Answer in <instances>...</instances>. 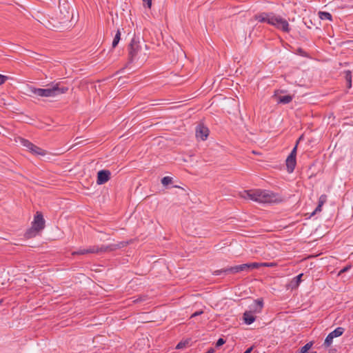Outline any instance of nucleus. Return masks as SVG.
Listing matches in <instances>:
<instances>
[{
	"label": "nucleus",
	"mask_w": 353,
	"mask_h": 353,
	"mask_svg": "<svg viewBox=\"0 0 353 353\" xmlns=\"http://www.w3.org/2000/svg\"><path fill=\"white\" fill-rule=\"evenodd\" d=\"M73 17V13L71 10V6L67 1L59 2V10L50 17V20L44 26L49 28L62 29L72 26L71 20Z\"/></svg>",
	"instance_id": "nucleus-1"
},
{
	"label": "nucleus",
	"mask_w": 353,
	"mask_h": 353,
	"mask_svg": "<svg viewBox=\"0 0 353 353\" xmlns=\"http://www.w3.org/2000/svg\"><path fill=\"white\" fill-rule=\"evenodd\" d=\"M241 196L245 199H250L261 203H275L283 201L278 194L260 189L245 190Z\"/></svg>",
	"instance_id": "nucleus-2"
},
{
	"label": "nucleus",
	"mask_w": 353,
	"mask_h": 353,
	"mask_svg": "<svg viewBox=\"0 0 353 353\" xmlns=\"http://www.w3.org/2000/svg\"><path fill=\"white\" fill-rule=\"evenodd\" d=\"M254 19L261 23H267L284 32L290 31L288 21L280 15L273 12H261L254 16Z\"/></svg>",
	"instance_id": "nucleus-3"
},
{
	"label": "nucleus",
	"mask_w": 353,
	"mask_h": 353,
	"mask_svg": "<svg viewBox=\"0 0 353 353\" xmlns=\"http://www.w3.org/2000/svg\"><path fill=\"white\" fill-rule=\"evenodd\" d=\"M68 90V87H60L59 83H56L52 88H37L33 86L28 85L26 94L30 97H51L65 93Z\"/></svg>",
	"instance_id": "nucleus-4"
},
{
	"label": "nucleus",
	"mask_w": 353,
	"mask_h": 353,
	"mask_svg": "<svg viewBox=\"0 0 353 353\" xmlns=\"http://www.w3.org/2000/svg\"><path fill=\"white\" fill-rule=\"evenodd\" d=\"M128 243V242L121 241L116 244H110L108 245H92L86 248L85 252L88 254H102L105 252H110L123 248L126 246Z\"/></svg>",
	"instance_id": "nucleus-5"
},
{
	"label": "nucleus",
	"mask_w": 353,
	"mask_h": 353,
	"mask_svg": "<svg viewBox=\"0 0 353 353\" xmlns=\"http://www.w3.org/2000/svg\"><path fill=\"white\" fill-rule=\"evenodd\" d=\"M263 306V302L262 299H256L250 306V310L245 311L243 313V320L247 325L252 324L256 319L255 316L253 313L261 312Z\"/></svg>",
	"instance_id": "nucleus-6"
},
{
	"label": "nucleus",
	"mask_w": 353,
	"mask_h": 353,
	"mask_svg": "<svg viewBox=\"0 0 353 353\" xmlns=\"http://www.w3.org/2000/svg\"><path fill=\"white\" fill-rule=\"evenodd\" d=\"M21 143L34 154L41 156H44L46 154V152L45 150L34 145L26 139H22L21 140Z\"/></svg>",
	"instance_id": "nucleus-7"
},
{
	"label": "nucleus",
	"mask_w": 353,
	"mask_h": 353,
	"mask_svg": "<svg viewBox=\"0 0 353 353\" xmlns=\"http://www.w3.org/2000/svg\"><path fill=\"white\" fill-rule=\"evenodd\" d=\"M141 50L139 42L132 39L129 46V57L131 61L139 57Z\"/></svg>",
	"instance_id": "nucleus-8"
},
{
	"label": "nucleus",
	"mask_w": 353,
	"mask_h": 353,
	"mask_svg": "<svg viewBox=\"0 0 353 353\" xmlns=\"http://www.w3.org/2000/svg\"><path fill=\"white\" fill-rule=\"evenodd\" d=\"M344 328L341 327H336L334 331L331 332L325 338L324 345L330 347L332 343L333 339L341 336L344 332Z\"/></svg>",
	"instance_id": "nucleus-9"
},
{
	"label": "nucleus",
	"mask_w": 353,
	"mask_h": 353,
	"mask_svg": "<svg viewBox=\"0 0 353 353\" xmlns=\"http://www.w3.org/2000/svg\"><path fill=\"white\" fill-rule=\"evenodd\" d=\"M32 226L38 230L39 232L45 228V220L41 212H37L34 216Z\"/></svg>",
	"instance_id": "nucleus-10"
},
{
	"label": "nucleus",
	"mask_w": 353,
	"mask_h": 353,
	"mask_svg": "<svg viewBox=\"0 0 353 353\" xmlns=\"http://www.w3.org/2000/svg\"><path fill=\"white\" fill-rule=\"evenodd\" d=\"M111 172L108 170H101L97 173V183L102 185L108 182L110 179Z\"/></svg>",
	"instance_id": "nucleus-11"
},
{
	"label": "nucleus",
	"mask_w": 353,
	"mask_h": 353,
	"mask_svg": "<svg viewBox=\"0 0 353 353\" xmlns=\"http://www.w3.org/2000/svg\"><path fill=\"white\" fill-rule=\"evenodd\" d=\"M209 134V130L208 128L203 125H199L196 128V137L204 141L207 139Z\"/></svg>",
	"instance_id": "nucleus-12"
},
{
	"label": "nucleus",
	"mask_w": 353,
	"mask_h": 353,
	"mask_svg": "<svg viewBox=\"0 0 353 353\" xmlns=\"http://www.w3.org/2000/svg\"><path fill=\"white\" fill-rule=\"evenodd\" d=\"M303 276V274L301 273L300 274H299L298 276L294 277L290 282L289 283L286 285V288L287 289H290V290H294V289H296L300 283L301 282V278L302 276Z\"/></svg>",
	"instance_id": "nucleus-13"
},
{
	"label": "nucleus",
	"mask_w": 353,
	"mask_h": 353,
	"mask_svg": "<svg viewBox=\"0 0 353 353\" xmlns=\"http://www.w3.org/2000/svg\"><path fill=\"white\" fill-rule=\"evenodd\" d=\"M286 166L289 173H292L296 166V158L288 156L286 159Z\"/></svg>",
	"instance_id": "nucleus-14"
},
{
	"label": "nucleus",
	"mask_w": 353,
	"mask_h": 353,
	"mask_svg": "<svg viewBox=\"0 0 353 353\" xmlns=\"http://www.w3.org/2000/svg\"><path fill=\"white\" fill-rule=\"evenodd\" d=\"M274 97L278 103L283 104H288L292 101V97L291 95L276 96L274 94Z\"/></svg>",
	"instance_id": "nucleus-15"
},
{
	"label": "nucleus",
	"mask_w": 353,
	"mask_h": 353,
	"mask_svg": "<svg viewBox=\"0 0 353 353\" xmlns=\"http://www.w3.org/2000/svg\"><path fill=\"white\" fill-rule=\"evenodd\" d=\"M39 232L38 230L34 228V227H31L30 229H28L26 232L25 233V237L26 239H31L34 236Z\"/></svg>",
	"instance_id": "nucleus-16"
},
{
	"label": "nucleus",
	"mask_w": 353,
	"mask_h": 353,
	"mask_svg": "<svg viewBox=\"0 0 353 353\" xmlns=\"http://www.w3.org/2000/svg\"><path fill=\"white\" fill-rule=\"evenodd\" d=\"M318 14L321 20L332 21V17L330 12L319 11Z\"/></svg>",
	"instance_id": "nucleus-17"
},
{
	"label": "nucleus",
	"mask_w": 353,
	"mask_h": 353,
	"mask_svg": "<svg viewBox=\"0 0 353 353\" xmlns=\"http://www.w3.org/2000/svg\"><path fill=\"white\" fill-rule=\"evenodd\" d=\"M239 265H235L234 267H231V268L224 270H217L215 272V274L219 275L221 272H230L232 273H237V272H240V270H239Z\"/></svg>",
	"instance_id": "nucleus-18"
},
{
	"label": "nucleus",
	"mask_w": 353,
	"mask_h": 353,
	"mask_svg": "<svg viewBox=\"0 0 353 353\" xmlns=\"http://www.w3.org/2000/svg\"><path fill=\"white\" fill-rule=\"evenodd\" d=\"M345 79L347 81V87L350 89L352 87V73L350 70L345 71Z\"/></svg>",
	"instance_id": "nucleus-19"
},
{
	"label": "nucleus",
	"mask_w": 353,
	"mask_h": 353,
	"mask_svg": "<svg viewBox=\"0 0 353 353\" xmlns=\"http://www.w3.org/2000/svg\"><path fill=\"white\" fill-rule=\"evenodd\" d=\"M314 343L313 341H310L306 343L304 346H303L300 351L296 353H307L308 350L312 347Z\"/></svg>",
	"instance_id": "nucleus-20"
},
{
	"label": "nucleus",
	"mask_w": 353,
	"mask_h": 353,
	"mask_svg": "<svg viewBox=\"0 0 353 353\" xmlns=\"http://www.w3.org/2000/svg\"><path fill=\"white\" fill-rule=\"evenodd\" d=\"M120 39H121V32L119 30H118L114 36V38L112 41V48H115L118 45Z\"/></svg>",
	"instance_id": "nucleus-21"
},
{
	"label": "nucleus",
	"mask_w": 353,
	"mask_h": 353,
	"mask_svg": "<svg viewBox=\"0 0 353 353\" xmlns=\"http://www.w3.org/2000/svg\"><path fill=\"white\" fill-rule=\"evenodd\" d=\"M172 177L170 176H164L162 179H161V183L163 185H168L170 183H172Z\"/></svg>",
	"instance_id": "nucleus-22"
},
{
	"label": "nucleus",
	"mask_w": 353,
	"mask_h": 353,
	"mask_svg": "<svg viewBox=\"0 0 353 353\" xmlns=\"http://www.w3.org/2000/svg\"><path fill=\"white\" fill-rule=\"evenodd\" d=\"M249 264V268L250 269H254V268H259L260 267H262V263H251Z\"/></svg>",
	"instance_id": "nucleus-23"
},
{
	"label": "nucleus",
	"mask_w": 353,
	"mask_h": 353,
	"mask_svg": "<svg viewBox=\"0 0 353 353\" xmlns=\"http://www.w3.org/2000/svg\"><path fill=\"white\" fill-rule=\"evenodd\" d=\"M239 265V270H240V272L248 271L250 270L248 263H244V264H241V265Z\"/></svg>",
	"instance_id": "nucleus-24"
},
{
	"label": "nucleus",
	"mask_w": 353,
	"mask_h": 353,
	"mask_svg": "<svg viewBox=\"0 0 353 353\" xmlns=\"http://www.w3.org/2000/svg\"><path fill=\"white\" fill-rule=\"evenodd\" d=\"M327 201V196L325 194H322L320 196L319 199V204L324 205V203Z\"/></svg>",
	"instance_id": "nucleus-25"
},
{
	"label": "nucleus",
	"mask_w": 353,
	"mask_h": 353,
	"mask_svg": "<svg viewBox=\"0 0 353 353\" xmlns=\"http://www.w3.org/2000/svg\"><path fill=\"white\" fill-rule=\"evenodd\" d=\"M86 252V248H83V249H79L77 251H75V252H72V255H76V254H88Z\"/></svg>",
	"instance_id": "nucleus-26"
},
{
	"label": "nucleus",
	"mask_w": 353,
	"mask_h": 353,
	"mask_svg": "<svg viewBox=\"0 0 353 353\" xmlns=\"http://www.w3.org/2000/svg\"><path fill=\"white\" fill-rule=\"evenodd\" d=\"M298 143H299V141H297L296 145L292 149V150L291 151V152L289 154V156L296 158Z\"/></svg>",
	"instance_id": "nucleus-27"
},
{
	"label": "nucleus",
	"mask_w": 353,
	"mask_h": 353,
	"mask_svg": "<svg viewBox=\"0 0 353 353\" xmlns=\"http://www.w3.org/2000/svg\"><path fill=\"white\" fill-rule=\"evenodd\" d=\"M187 343H188V342H183V341H181V342H179V343L176 345V349H178V350H179V349H182V348H183V347H185L186 346Z\"/></svg>",
	"instance_id": "nucleus-28"
},
{
	"label": "nucleus",
	"mask_w": 353,
	"mask_h": 353,
	"mask_svg": "<svg viewBox=\"0 0 353 353\" xmlns=\"http://www.w3.org/2000/svg\"><path fill=\"white\" fill-rule=\"evenodd\" d=\"M276 265V263H262V267L272 268Z\"/></svg>",
	"instance_id": "nucleus-29"
},
{
	"label": "nucleus",
	"mask_w": 353,
	"mask_h": 353,
	"mask_svg": "<svg viewBox=\"0 0 353 353\" xmlns=\"http://www.w3.org/2000/svg\"><path fill=\"white\" fill-rule=\"evenodd\" d=\"M225 343V341L223 339L220 338L216 341V346L220 347V346L223 345Z\"/></svg>",
	"instance_id": "nucleus-30"
},
{
	"label": "nucleus",
	"mask_w": 353,
	"mask_h": 353,
	"mask_svg": "<svg viewBox=\"0 0 353 353\" xmlns=\"http://www.w3.org/2000/svg\"><path fill=\"white\" fill-rule=\"evenodd\" d=\"M351 268L350 265H347V266H345L344 267L343 269H341L339 272V274L338 275H341V274L347 272L348 270H350Z\"/></svg>",
	"instance_id": "nucleus-31"
},
{
	"label": "nucleus",
	"mask_w": 353,
	"mask_h": 353,
	"mask_svg": "<svg viewBox=\"0 0 353 353\" xmlns=\"http://www.w3.org/2000/svg\"><path fill=\"white\" fill-rule=\"evenodd\" d=\"M8 79V77L7 76L0 74V85L3 84Z\"/></svg>",
	"instance_id": "nucleus-32"
},
{
	"label": "nucleus",
	"mask_w": 353,
	"mask_h": 353,
	"mask_svg": "<svg viewBox=\"0 0 353 353\" xmlns=\"http://www.w3.org/2000/svg\"><path fill=\"white\" fill-rule=\"evenodd\" d=\"M176 52L178 53V56L182 57L184 54V52L182 50V49L180 48V46H177L176 48Z\"/></svg>",
	"instance_id": "nucleus-33"
},
{
	"label": "nucleus",
	"mask_w": 353,
	"mask_h": 353,
	"mask_svg": "<svg viewBox=\"0 0 353 353\" xmlns=\"http://www.w3.org/2000/svg\"><path fill=\"white\" fill-rule=\"evenodd\" d=\"M203 313V310H199V311L195 312L194 313H193V314L191 315L190 318H194V317H195V316H199V315L202 314Z\"/></svg>",
	"instance_id": "nucleus-34"
},
{
	"label": "nucleus",
	"mask_w": 353,
	"mask_h": 353,
	"mask_svg": "<svg viewBox=\"0 0 353 353\" xmlns=\"http://www.w3.org/2000/svg\"><path fill=\"white\" fill-rule=\"evenodd\" d=\"M323 205L318 204L317 207L316 208L315 210L312 213V214H316V212H321Z\"/></svg>",
	"instance_id": "nucleus-35"
},
{
	"label": "nucleus",
	"mask_w": 353,
	"mask_h": 353,
	"mask_svg": "<svg viewBox=\"0 0 353 353\" xmlns=\"http://www.w3.org/2000/svg\"><path fill=\"white\" fill-rule=\"evenodd\" d=\"M323 205L318 204L317 207L316 208L315 210L312 213V214H316V212H321Z\"/></svg>",
	"instance_id": "nucleus-36"
},
{
	"label": "nucleus",
	"mask_w": 353,
	"mask_h": 353,
	"mask_svg": "<svg viewBox=\"0 0 353 353\" xmlns=\"http://www.w3.org/2000/svg\"><path fill=\"white\" fill-rule=\"evenodd\" d=\"M143 1H145L147 3V6L149 8H151L152 6V0H143Z\"/></svg>",
	"instance_id": "nucleus-37"
},
{
	"label": "nucleus",
	"mask_w": 353,
	"mask_h": 353,
	"mask_svg": "<svg viewBox=\"0 0 353 353\" xmlns=\"http://www.w3.org/2000/svg\"><path fill=\"white\" fill-rule=\"evenodd\" d=\"M252 350V347L247 349L243 353H251Z\"/></svg>",
	"instance_id": "nucleus-38"
},
{
	"label": "nucleus",
	"mask_w": 353,
	"mask_h": 353,
	"mask_svg": "<svg viewBox=\"0 0 353 353\" xmlns=\"http://www.w3.org/2000/svg\"><path fill=\"white\" fill-rule=\"evenodd\" d=\"M143 299L141 298L139 299H136L134 300L133 302L134 303H137V302H139V301H141Z\"/></svg>",
	"instance_id": "nucleus-39"
},
{
	"label": "nucleus",
	"mask_w": 353,
	"mask_h": 353,
	"mask_svg": "<svg viewBox=\"0 0 353 353\" xmlns=\"http://www.w3.org/2000/svg\"><path fill=\"white\" fill-rule=\"evenodd\" d=\"M310 353H317V352L314 351V352H311Z\"/></svg>",
	"instance_id": "nucleus-40"
},
{
	"label": "nucleus",
	"mask_w": 353,
	"mask_h": 353,
	"mask_svg": "<svg viewBox=\"0 0 353 353\" xmlns=\"http://www.w3.org/2000/svg\"><path fill=\"white\" fill-rule=\"evenodd\" d=\"M1 302H2V300L0 301V304L1 303Z\"/></svg>",
	"instance_id": "nucleus-41"
}]
</instances>
